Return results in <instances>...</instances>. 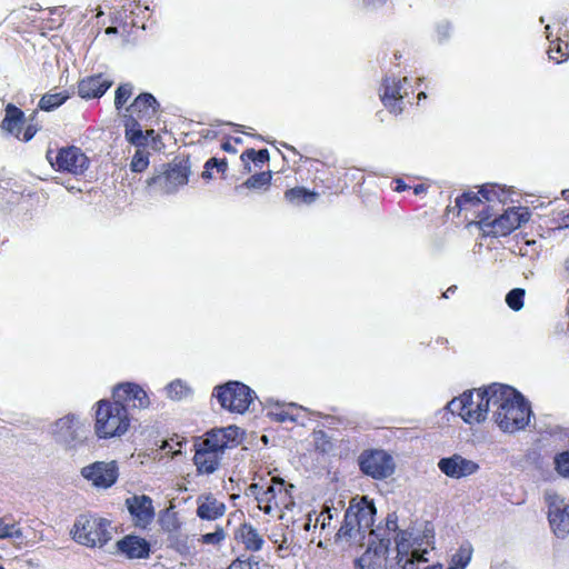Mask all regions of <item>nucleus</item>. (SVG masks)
<instances>
[{
	"label": "nucleus",
	"mask_w": 569,
	"mask_h": 569,
	"mask_svg": "<svg viewBox=\"0 0 569 569\" xmlns=\"http://www.w3.org/2000/svg\"><path fill=\"white\" fill-rule=\"evenodd\" d=\"M241 442L240 428L229 426L207 431L193 443V463L198 475H212L221 465L224 451Z\"/></svg>",
	"instance_id": "nucleus-1"
},
{
	"label": "nucleus",
	"mask_w": 569,
	"mask_h": 569,
	"mask_svg": "<svg viewBox=\"0 0 569 569\" xmlns=\"http://www.w3.org/2000/svg\"><path fill=\"white\" fill-rule=\"evenodd\" d=\"M491 392V406L497 408L493 412L497 426L509 433L523 430L531 417V408L525 397L517 389L500 383H492Z\"/></svg>",
	"instance_id": "nucleus-2"
},
{
	"label": "nucleus",
	"mask_w": 569,
	"mask_h": 569,
	"mask_svg": "<svg viewBox=\"0 0 569 569\" xmlns=\"http://www.w3.org/2000/svg\"><path fill=\"white\" fill-rule=\"evenodd\" d=\"M531 213L527 207H511L498 214L488 204L476 216L475 224L483 237H506L529 221Z\"/></svg>",
	"instance_id": "nucleus-3"
},
{
	"label": "nucleus",
	"mask_w": 569,
	"mask_h": 569,
	"mask_svg": "<svg viewBox=\"0 0 569 569\" xmlns=\"http://www.w3.org/2000/svg\"><path fill=\"white\" fill-rule=\"evenodd\" d=\"M94 408V432L99 439L121 437L128 431L131 419L121 401L101 399Z\"/></svg>",
	"instance_id": "nucleus-4"
},
{
	"label": "nucleus",
	"mask_w": 569,
	"mask_h": 569,
	"mask_svg": "<svg viewBox=\"0 0 569 569\" xmlns=\"http://www.w3.org/2000/svg\"><path fill=\"white\" fill-rule=\"evenodd\" d=\"M293 488V485L279 477H272L266 488L259 483H252L249 487L259 509L266 515H274L292 509L296 505L292 495Z\"/></svg>",
	"instance_id": "nucleus-5"
},
{
	"label": "nucleus",
	"mask_w": 569,
	"mask_h": 569,
	"mask_svg": "<svg viewBox=\"0 0 569 569\" xmlns=\"http://www.w3.org/2000/svg\"><path fill=\"white\" fill-rule=\"evenodd\" d=\"M491 385L483 389L467 390L448 402L447 409L459 416L466 423H480L486 420L491 406Z\"/></svg>",
	"instance_id": "nucleus-6"
},
{
	"label": "nucleus",
	"mask_w": 569,
	"mask_h": 569,
	"mask_svg": "<svg viewBox=\"0 0 569 569\" xmlns=\"http://www.w3.org/2000/svg\"><path fill=\"white\" fill-rule=\"evenodd\" d=\"M191 174L189 157H176L172 161L162 164V170L146 180L149 188H156L163 194L176 192L188 183Z\"/></svg>",
	"instance_id": "nucleus-7"
},
{
	"label": "nucleus",
	"mask_w": 569,
	"mask_h": 569,
	"mask_svg": "<svg viewBox=\"0 0 569 569\" xmlns=\"http://www.w3.org/2000/svg\"><path fill=\"white\" fill-rule=\"evenodd\" d=\"M46 159L56 172L74 178L83 177L91 166V160L86 152L73 144L48 149Z\"/></svg>",
	"instance_id": "nucleus-8"
},
{
	"label": "nucleus",
	"mask_w": 569,
	"mask_h": 569,
	"mask_svg": "<svg viewBox=\"0 0 569 569\" xmlns=\"http://www.w3.org/2000/svg\"><path fill=\"white\" fill-rule=\"evenodd\" d=\"M106 519L80 516L73 526V539L87 547H102L111 538Z\"/></svg>",
	"instance_id": "nucleus-9"
},
{
	"label": "nucleus",
	"mask_w": 569,
	"mask_h": 569,
	"mask_svg": "<svg viewBox=\"0 0 569 569\" xmlns=\"http://www.w3.org/2000/svg\"><path fill=\"white\" fill-rule=\"evenodd\" d=\"M212 395L223 409L237 413L246 412L253 400V391L239 381L217 386Z\"/></svg>",
	"instance_id": "nucleus-10"
},
{
	"label": "nucleus",
	"mask_w": 569,
	"mask_h": 569,
	"mask_svg": "<svg viewBox=\"0 0 569 569\" xmlns=\"http://www.w3.org/2000/svg\"><path fill=\"white\" fill-rule=\"evenodd\" d=\"M501 192L502 190L499 188L498 184L495 183H485L480 187V189L476 191H466L458 196L455 200V207L452 210L456 212L457 216H460L462 211L468 210H477V213L480 211L478 210L479 207H482V209L491 203L495 202H501Z\"/></svg>",
	"instance_id": "nucleus-11"
},
{
	"label": "nucleus",
	"mask_w": 569,
	"mask_h": 569,
	"mask_svg": "<svg viewBox=\"0 0 569 569\" xmlns=\"http://www.w3.org/2000/svg\"><path fill=\"white\" fill-rule=\"evenodd\" d=\"M359 467L365 475L378 480L385 479L393 472L391 456L378 449L363 451L359 457Z\"/></svg>",
	"instance_id": "nucleus-12"
},
{
	"label": "nucleus",
	"mask_w": 569,
	"mask_h": 569,
	"mask_svg": "<svg viewBox=\"0 0 569 569\" xmlns=\"http://www.w3.org/2000/svg\"><path fill=\"white\" fill-rule=\"evenodd\" d=\"M81 475L84 479L91 481L94 487L110 488L118 479L119 469L116 461H96L83 467Z\"/></svg>",
	"instance_id": "nucleus-13"
},
{
	"label": "nucleus",
	"mask_w": 569,
	"mask_h": 569,
	"mask_svg": "<svg viewBox=\"0 0 569 569\" xmlns=\"http://www.w3.org/2000/svg\"><path fill=\"white\" fill-rule=\"evenodd\" d=\"M112 398L121 401V405L134 409H147L150 406V398L147 391L136 382L118 383L112 391Z\"/></svg>",
	"instance_id": "nucleus-14"
},
{
	"label": "nucleus",
	"mask_w": 569,
	"mask_h": 569,
	"mask_svg": "<svg viewBox=\"0 0 569 569\" xmlns=\"http://www.w3.org/2000/svg\"><path fill=\"white\" fill-rule=\"evenodd\" d=\"M396 563L390 569H418L419 563L428 562L427 549L415 547L411 541L401 538L397 541Z\"/></svg>",
	"instance_id": "nucleus-15"
},
{
	"label": "nucleus",
	"mask_w": 569,
	"mask_h": 569,
	"mask_svg": "<svg viewBox=\"0 0 569 569\" xmlns=\"http://www.w3.org/2000/svg\"><path fill=\"white\" fill-rule=\"evenodd\" d=\"M408 79L405 77L398 79L396 77H385L382 79L380 89V100L382 104L396 114L402 112V100H403V84L407 83Z\"/></svg>",
	"instance_id": "nucleus-16"
},
{
	"label": "nucleus",
	"mask_w": 569,
	"mask_h": 569,
	"mask_svg": "<svg viewBox=\"0 0 569 569\" xmlns=\"http://www.w3.org/2000/svg\"><path fill=\"white\" fill-rule=\"evenodd\" d=\"M160 104L153 94L142 92L126 108L128 121L137 126V121H149L158 112Z\"/></svg>",
	"instance_id": "nucleus-17"
},
{
	"label": "nucleus",
	"mask_w": 569,
	"mask_h": 569,
	"mask_svg": "<svg viewBox=\"0 0 569 569\" xmlns=\"http://www.w3.org/2000/svg\"><path fill=\"white\" fill-rule=\"evenodd\" d=\"M438 468L449 478L461 479L476 473L479 470V465L459 453H453L450 457L441 458Z\"/></svg>",
	"instance_id": "nucleus-18"
},
{
	"label": "nucleus",
	"mask_w": 569,
	"mask_h": 569,
	"mask_svg": "<svg viewBox=\"0 0 569 569\" xmlns=\"http://www.w3.org/2000/svg\"><path fill=\"white\" fill-rule=\"evenodd\" d=\"M113 84V80L100 72L87 76L77 83V93L84 100L101 98Z\"/></svg>",
	"instance_id": "nucleus-19"
},
{
	"label": "nucleus",
	"mask_w": 569,
	"mask_h": 569,
	"mask_svg": "<svg viewBox=\"0 0 569 569\" xmlns=\"http://www.w3.org/2000/svg\"><path fill=\"white\" fill-rule=\"evenodd\" d=\"M305 162L310 163V170H313L316 173L312 182L321 188L323 192L329 191L330 193H338L340 191L341 187L338 182V172L333 168L312 158H306Z\"/></svg>",
	"instance_id": "nucleus-20"
},
{
	"label": "nucleus",
	"mask_w": 569,
	"mask_h": 569,
	"mask_svg": "<svg viewBox=\"0 0 569 569\" xmlns=\"http://www.w3.org/2000/svg\"><path fill=\"white\" fill-rule=\"evenodd\" d=\"M376 507L367 497H362L357 505H350L346 511L348 522H355L358 532H365L373 526Z\"/></svg>",
	"instance_id": "nucleus-21"
},
{
	"label": "nucleus",
	"mask_w": 569,
	"mask_h": 569,
	"mask_svg": "<svg viewBox=\"0 0 569 569\" xmlns=\"http://www.w3.org/2000/svg\"><path fill=\"white\" fill-rule=\"evenodd\" d=\"M128 510L137 526L146 528L154 518L152 499L149 496H133L126 500Z\"/></svg>",
	"instance_id": "nucleus-22"
},
{
	"label": "nucleus",
	"mask_w": 569,
	"mask_h": 569,
	"mask_svg": "<svg viewBox=\"0 0 569 569\" xmlns=\"http://www.w3.org/2000/svg\"><path fill=\"white\" fill-rule=\"evenodd\" d=\"M117 549L128 559H147L151 552L149 541L136 535H127L120 539Z\"/></svg>",
	"instance_id": "nucleus-23"
},
{
	"label": "nucleus",
	"mask_w": 569,
	"mask_h": 569,
	"mask_svg": "<svg viewBox=\"0 0 569 569\" xmlns=\"http://www.w3.org/2000/svg\"><path fill=\"white\" fill-rule=\"evenodd\" d=\"M388 547L382 542L368 546L366 551L355 560L356 569H385Z\"/></svg>",
	"instance_id": "nucleus-24"
},
{
	"label": "nucleus",
	"mask_w": 569,
	"mask_h": 569,
	"mask_svg": "<svg viewBox=\"0 0 569 569\" xmlns=\"http://www.w3.org/2000/svg\"><path fill=\"white\" fill-rule=\"evenodd\" d=\"M234 540L250 552L260 551L264 545L263 537L248 522L241 523L234 531Z\"/></svg>",
	"instance_id": "nucleus-25"
},
{
	"label": "nucleus",
	"mask_w": 569,
	"mask_h": 569,
	"mask_svg": "<svg viewBox=\"0 0 569 569\" xmlns=\"http://www.w3.org/2000/svg\"><path fill=\"white\" fill-rule=\"evenodd\" d=\"M226 512V505L212 495L198 498L197 516L204 520H216Z\"/></svg>",
	"instance_id": "nucleus-26"
},
{
	"label": "nucleus",
	"mask_w": 569,
	"mask_h": 569,
	"mask_svg": "<svg viewBox=\"0 0 569 569\" xmlns=\"http://www.w3.org/2000/svg\"><path fill=\"white\" fill-rule=\"evenodd\" d=\"M302 407L296 403H274L270 406L267 416L274 422H297L301 417Z\"/></svg>",
	"instance_id": "nucleus-27"
},
{
	"label": "nucleus",
	"mask_w": 569,
	"mask_h": 569,
	"mask_svg": "<svg viewBox=\"0 0 569 569\" xmlns=\"http://www.w3.org/2000/svg\"><path fill=\"white\" fill-rule=\"evenodd\" d=\"M548 520L552 532L558 538H566L569 533V505L563 508L551 507L548 512Z\"/></svg>",
	"instance_id": "nucleus-28"
},
{
	"label": "nucleus",
	"mask_w": 569,
	"mask_h": 569,
	"mask_svg": "<svg viewBox=\"0 0 569 569\" xmlns=\"http://www.w3.org/2000/svg\"><path fill=\"white\" fill-rule=\"evenodd\" d=\"M4 112V118L1 124L2 129L14 136L17 139H20L21 128L26 120L23 111L13 103H8Z\"/></svg>",
	"instance_id": "nucleus-29"
},
{
	"label": "nucleus",
	"mask_w": 569,
	"mask_h": 569,
	"mask_svg": "<svg viewBox=\"0 0 569 569\" xmlns=\"http://www.w3.org/2000/svg\"><path fill=\"white\" fill-rule=\"evenodd\" d=\"M78 421L72 415H68L56 422L54 433L60 441L71 443L77 440Z\"/></svg>",
	"instance_id": "nucleus-30"
},
{
	"label": "nucleus",
	"mask_w": 569,
	"mask_h": 569,
	"mask_svg": "<svg viewBox=\"0 0 569 569\" xmlns=\"http://www.w3.org/2000/svg\"><path fill=\"white\" fill-rule=\"evenodd\" d=\"M318 197V192L308 190L305 187H295L284 191L286 201L293 206L311 204Z\"/></svg>",
	"instance_id": "nucleus-31"
},
{
	"label": "nucleus",
	"mask_w": 569,
	"mask_h": 569,
	"mask_svg": "<svg viewBox=\"0 0 569 569\" xmlns=\"http://www.w3.org/2000/svg\"><path fill=\"white\" fill-rule=\"evenodd\" d=\"M159 525L163 531L168 533L178 532L181 528V521L179 519L178 512L174 510V507L171 505L159 513Z\"/></svg>",
	"instance_id": "nucleus-32"
},
{
	"label": "nucleus",
	"mask_w": 569,
	"mask_h": 569,
	"mask_svg": "<svg viewBox=\"0 0 569 569\" xmlns=\"http://www.w3.org/2000/svg\"><path fill=\"white\" fill-rule=\"evenodd\" d=\"M240 159L244 166V169L250 172V162H253L257 167L261 168L264 163L269 162L270 154L268 149H260L257 151L252 148H249L241 153Z\"/></svg>",
	"instance_id": "nucleus-33"
},
{
	"label": "nucleus",
	"mask_w": 569,
	"mask_h": 569,
	"mask_svg": "<svg viewBox=\"0 0 569 569\" xmlns=\"http://www.w3.org/2000/svg\"><path fill=\"white\" fill-rule=\"evenodd\" d=\"M69 98L70 94L67 90L56 93L47 92L40 98L38 107L43 111H52L62 106Z\"/></svg>",
	"instance_id": "nucleus-34"
},
{
	"label": "nucleus",
	"mask_w": 569,
	"mask_h": 569,
	"mask_svg": "<svg viewBox=\"0 0 569 569\" xmlns=\"http://www.w3.org/2000/svg\"><path fill=\"white\" fill-rule=\"evenodd\" d=\"M548 56L550 60H553L556 63H562L569 58V44L561 39H556L550 41Z\"/></svg>",
	"instance_id": "nucleus-35"
},
{
	"label": "nucleus",
	"mask_w": 569,
	"mask_h": 569,
	"mask_svg": "<svg viewBox=\"0 0 569 569\" xmlns=\"http://www.w3.org/2000/svg\"><path fill=\"white\" fill-rule=\"evenodd\" d=\"M133 91L134 86L131 82L120 83L114 92V108L119 111L122 110L132 97Z\"/></svg>",
	"instance_id": "nucleus-36"
},
{
	"label": "nucleus",
	"mask_w": 569,
	"mask_h": 569,
	"mask_svg": "<svg viewBox=\"0 0 569 569\" xmlns=\"http://www.w3.org/2000/svg\"><path fill=\"white\" fill-rule=\"evenodd\" d=\"M271 171H262L250 176L243 183L248 189H262L266 190L271 183Z\"/></svg>",
	"instance_id": "nucleus-37"
},
{
	"label": "nucleus",
	"mask_w": 569,
	"mask_h": 569,
	"mask_svg": "<svg viewBox=\"0 0 569 569\" xmlns=\"http://www.w3.org/2000/svg\"><path fill=\"white\" fill-rule=\"evenodd\" d=\"M149 156L150 153L146 150H136L130 162L131 171L136 173H141L146 171L147 168L149 167Z\"/></svg>",
	"instance_id": "nucleus-38"
},
{
	"label": "nucleus",
	"mask_w": 569,
	"mask_h": 569,
	"mask_svg": "<svg viewBox=\"0 0 569 569\" xmlns=\"http://www.w3.org/2000/svg\"><path fill=\"white\" fill-rule=\"evenodd\" d=\"M216 168L218 172H221L222 174L227 171L228 162L226 159H218V158H210L204 163V170L201 173V177L206 180L212 178L211 170Z\"/></svg>",
	"instance_id": "nucleus-39"
},
{
	"label": "nucleus",
	"mask_w": 569,
	"mask_h": 569,
	"mask_svg": "<svg viewBox=\"0 0 569 569\" xmlns=\"http://www.w3.org/2000/svg\"><path fill=\"white\" fill-rule=\"evenodd\" d=\"M526 291L521 288L510 290L506 296V302L513 311H519L523 307Z\"/></svg>",
	"instance_id": "nucleus-40"
},
{
	"label": "nucleus",
	"mask_w": 569,
	"mask_h": 569,
	"mask_svg": "<svg viewBox=\"0 0 569 569\" xmlns=\"http://www.w3.org/2000/svg\"><path fill=\"white\" fill-rule=\"evenodd\" d=\"M556 471L563 478H569V450L561 451L553 459Z\"/></svg>",
	"instance_id": "nucleus-41"
},
{
	"label": "nucleus",
	"mask_w": 569,
	"mask_h": 569,
	"mask_svg": "<svg viewBox=\"0 0 569 569\" xmlns=\"http://www.w3.org/2000/svg\"><path fill=\"white\" fill-rule=\"evenodd\" d=\"M126 137L133 144H142L143 134L139 121H137V126H133L128 119L126 120Z\"/></svg>",
	"instance_id": "nucleus-42"
},
{
	"label": "nucleus",
	"mask_w": 569,
	"mask_h": 569,
	"mask_svg": "<svg viewBox=\"0 0 569 569\" xmlns=\"http://www.w3.org/2000/svg\"><path fill=\"white\" fill-rule=\"evenodd\" d=\"M166 391L170 399L180 400L188 395L189 389L180 380H174L167 386Z\"/></svg>",
	"instance_id": "nucleus-43"
},
{
	"label": "nucleus",
	"mask_w": 569,
	"mask_h": 569,
	"mask_svg": "<svg viewBox=\"0 0 569 569\" xmlns=\"http://www.w3.org/2000/svg\"><path fill=\"white\" fill-rule=\"evenodd\" d=\"M226 539L224 529L220 526L216 527L213 532L204 533L201 536L199 541L202 545L219 546Z\"/></svg>",
	"instance_id": "nucleus-44"
},
{
	"label": "nucleus",
	"mask_w": 569,
	"mask_h": 569,
	"mask_svg": "<svg viewBox=\"0 0 569 569\" xmlns=\"http://www.w3.org/2000/svg\"><path fill=\"white\" fill-rule=\"evenodd\" d=\"M19 535L20 530L14 523H8L4 518H0V539L11 538Z\"/></svg>",
	"instance_id": "nucleus-45"
},
{
	"label": "nucleus",
	"mask_w": 569,
	"mask_h": 569,
	"mask_svg": "<svg viewBox=\"0 0 569 569\" xmlns=\"http://www.w3.org/2000/svg\"><path fill=\"white\" fill-rule=\"evenodd\" d=\"M254 566L258 567V562L253 561L252 558L238 557L229 565L228 569H253Z\"/></svg>",
	"instance_id": "nucleus-46"
},
{
	"label": "nucleus",
	"mask_w": 569,
	"mask_h": 569,
	"mask_svg": "<svg viewBox=\"0 0 569 569\" xmlns=\"http://www.w3.org/2000/svg\"><path fill=\"white\" fill-rule=\"evenodd\" d=\"M471 552L469 550L460 549L457 555L453 556L452 560L457 566L465 568L470 561Z\"/></svg>",
	"instance_id": "nucleus-47"
},
{
	"label": "nucleus",
	"mask_w": 569,
	"mask_h": 569,
	"mask_svg": "<svg viewBox=\"0 0 569 569\" xmlns=\"http://www.w3.org/2000/svg\"><path fill=\"white\" fill-rule=\"evenodd\" d=\"M332 519V515L330 513V509L322 510L319 515L316 517L315 528L320 525L321 529H325L327 526L330 525V521Z\"/></svg>",
	"instance_id": "nucleus-48"
},
{
	"label": "nucleus",
	"mask_w": 569,
	"mask_h": 569,
	"mask_svg": "<svg viewBox=\"0 0 569 569\" xmlns=\"http://www.w3.org/2000/svg\"><path fill=\"white\" fill-rule=\"evenodd\" d=\"M353 530L357 531V526L355 525V522H348L347 519L345 518V521H343L342 526L340 527L338 535L345 536V537H347V536L351 537Z\"/></svg>",
	"instance_id": "nucleus-49"
},
{
	"label": "nucleus",
	"mask_w": 569,
	"mask_h": 569,
	"mask_svg": "<svg viewBox=\"0 0 569 569\" xmlns=\"http://www.w3.org/2000/svg\"><path fill=\"white\" fill-rule=\"evenodd\" d=\"M38 129L33 124H29L24 128V130L21 129L20 140H23L24 142L30 141L34 134L37 133Z\"/></svg>",
	"instance_id": "nucleus-50"
},
{
	"label": "nucleus",
	"mask_w": 569,
	"mask_h": 569,
	"mask_svg": "<svg viewBox=\"0 0 569 569\" xmlns=\"http://www.w3.org/2000/svg\"><path fill=\"white\" fill-rule=\"evenodd\" d=\"M392 184V190L396 191V192H402V191H406L408 189H410L411 187L409 184H407L405 182L403 179L401 178H396L392 180L391 182Z\"/></svg>",
	"instance_id": "nucleus-51"
},
{
	"label": "nucleus",
	"mask_w": 569,
	"mask_h": 569,
	"mask_svg": "<svg viewBox=\"0 0 569 569\" xmlns=\"http://www.w3.org/2000/svg\"><path fill=\"white\" fill-rule=\"evenodd\" d=\"M221 149L226 152H229V153H236L237 150L236 148L232 146L231 141L230 140H227L224 141L222 144H221Z\"/></svg>",
	"instance_id": "nucleus-52"
},
{
	"label": "nucleus",
	"mask_w": 569,
	"mask_h": 569,
	"mask_svg": "<svg viewBox=\"0 0 569 569\" xmlns=\"http://www.w3.org/2000/svg\"><path fill=\"white\" fill-rule=\"evenodd\" d=\"M415 194L426 193L428 190V186L425 183H419L412 188Z\"/></svg>",
	"instance_id": "nucleus-53"
},
{
	"label": "nucleus",
	"mask_w": 569,
	"mask_h": 569,
	"mask_svg": "<svg viewBox=\"0 0 569 569\" xmlns=\"http://www.w3.org/2000/svg\"><path fill=\"white\" fill-rule=\"evenodd\" d=\"M363 2L367 4V6H370V7H376V6H381L386 2V0H363Z\"/></svg>",
	"instance_id": "nucleus-54"
},
{
	"label": "nucleus",
	"mask_w": 569,
	"mask_h": 569,
	"mask_svg": "<svg viewBox=\"0 0 569 569\" xmlns=\"http://www.w3.org/2000/svg\"><path fill=\"white\" fill-rule=\"evenodd\" d=\"M457 290V286H450L443 293L442 298H449L450 295H453Z\"/></svg>",
	"instance_id": "nucleus-55"
},
{
	"label": "nucleus",
	"mask_w": 569,
	"mask_h": 569,
	"mask_svg": "<svg viewBox=\"0 0 569 569\" xmlns=\"http://www.w3.org/2000/svg\"><path fill=\"white\" fill-rule=\"evenodd\" d=\"M281 144H282V147H283V148H286L287 150H289V151L293 152L295 154H298V151L296 150V148H295V147H292V146H290V144H288V143H286V142H283V143H281Z\"/></svg>",
	"instance_id": "nucleus-56"
},
{
	"label": "nucleus",
	"mask_w": 569,
	"mask_h": 569,
	"mask_svg": "<svg viewBox=\"0 0 569 569\" xmlns=\"http://www.w3.org/2000/svg\"><path fill=\"white\" fill-rule=\"evenodd\" d=\"M117 32H118V29L116 27H108L106 29V33L109 34V36L110 34H116Z\"/></svg>",
	"instance_id": "nucleus-57"
},
{
	"label": "nucleus",
	"mask_w": 569,
	"mask_h": 569,
	"mask_svg": "<svg viewBox=\"0 0 569 569\" xmlns=\"http://www.w3.org/2000/svg\"><path fill=\"white\" fill-rule=\"evenodd\" d=\"M425 569H443V567L440 563H435L431 566H427Z\"/></svg>",
	"instance_id": "nucleus-58"
},
{
	"label": "nucleus",
	"mask_w": 569,
	"mask_h": 569,
	"mask_svg": "<svg viewBox=\"0 0 569 569\" xmlns=\"http://www.w3.org/2000/svg\"><path fill=\"white\" fill-rule=\"evenodd\" d=\"M310 522H311V515H309V519H308V522L306 523V529L309 530L310 529Z\"/></svg>",
	"instance_id": "nucleus-59"
},
{
	"label": "nucleus",
	"mask_w": 569,
	"mask_h": 569,
	"mask_svg": "<svg viewBox=\"0 0 569 569\" xmlns=\"http://www.w3.org/2000/svg\"><path fill=\"white\" fill-rule=\"evenodd\" d=\"M318 435H319V436H320V438H322V439L327 438V436H326L325 431H319V432H318Z\"/></svg>",
	"instance_id": "nucleus-60"
},
{
	"label": "nucleus",
	"mask_w": 569,
	"mask_h": 569,
	"mask_svg": "<svg viewBox=\"0 0 569 569\" xmlns=\"http://www.w3.org/2000/svg\"><path fill=\"white\" fill-rule=\"evenodd\" d=\"M421 97H426V94H425L423 92H419V94H418V99L420 100V99H421Z\"/></svg>",
	"instance_id": "nucleus-61"
},
{
	"label": "nucleus",
	"mask_w": 569,
	"mask_h": 569,
	"mask_svg": "<svg viewBox=\"0 0 569 569\" xmlns=\"http://www.w3.org/2000/svg\"><path fill=\"white\" fill-rule=\"evenodd\" d=\"M0 569H4V568L0 566Z\"/></svg>",
	"instance_id": "nucleus-62"
}]
</instances>
